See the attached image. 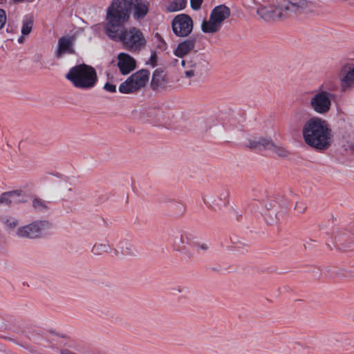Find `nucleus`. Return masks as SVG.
Masks as SVG:
<instances>
[{"mask_svg": "<svg viewBox=\"0 0 354 354\" xmlns=\"http://www.w3.org/2000/svg\"><path fill=\"white\" fill-rule=\"evenodd\" d=\"M148 0H113L107 8L106 17L111 22H128L130 15L136 21L143 19L149 12Z\"/></svg>", "mask_w": 354, "mask_h": 354, "instance_id": "nucleus-1", "label": "nucleus"}, {"mask_svg": "<svg viewBox=\"0 0 354 354\" xmlns=\"http://www.w3.org/2000/svg\"><path fill=\"white\" fill-rule=\"evenodd\" d=\"M302 136L308 146L319 151L328 149L333 142L332 130L328 124L317 117L310 118L305 122Z\"/></svg>", "mask_w": 354, "mask_h": 354, "instance_id": "nucleus-2", "label": "nucleus"}, {"mask_svg": "<svg viewBox=\"0 0 354 354\" xmlns=\"http://www.w3.org/2000/svg\"><path fill=\"white\" fill-rule=\"evenodd\" d=\"M127 22H111V18L106 17L104 31L106 35L115 41H121L129 51L140 50L146 44L142 32L133 27L129 30L124 28Z\"/></svg>", "mask_w": 354, "mask_h": 354, "instance_id": "nucleus-3", "label": "nucleus"}, {"mask_svg": "<svg viewBox=\"0 0 354 354\" xmlns=\"http://www.w3.org/2000/svg\"><path fill=\"white\" fill-rule=\"evenodd\" d=\"M309 10L307 1L290 0L281 6L261 7L257 10V14L266 21H277L297 17Z\"/></svg>", "mask_w": 354, "mask_h": 354, "instance_id": "nucleus-4", "label": "nucleus"}, {"mask_svg": "<svg viewBox=\"0 0 354 354\" xmlns=\"http://www.w3.org/2000/svg\"><path fill=\"white\" fill-rule=\"evenodd\" d=\"M66 78L75 87L82 89L93 88L98 80L95 69L85 64H78L70 68Z\"/></svg>", "mask_w": 354, "mask_h": 354, "instance_id": "nucleus-5", "label": "nucleus"}, {"mask_svg": "<svg viewBox=\"0 0 354 354\" xmlns=\"http://www.w3.org/2000/svg\"><path fill=\"white\" fill-rule=\"evenodd\" d=\"M181 66L186 77H201L207 72L209 63L203 55L195 54L183 59Z\"/></svg>", "mask_w": 354, "mask_h": 354, "instance_id": "nucleus-6", "label": "nucleus"}, {"mask_svg": "<svg viewBox=\"0 0 354 354\" xmlns=\"http://www.w3.org/2000/svg\"><path fill=\"white\" fill-rule=\"evenodd\" d=\"M334 97V93L324 89L322 86L318 90L313 91L310 106L315 113L324 115L330 111Z\"/></svg>", "mask_w": 354, "mask_h": 354, "instance_id": "nucleus-7", "label": "nucleus"}, {"mask_svg": "<svg viewBox=\"0 0 354 354\" xmlns=\"http://www.w3.org/2000/svg\"><path fill=\"white\" fill-rule=\"evenodd\" d=\"M149 75L150 73L147 69H141L136 72L120 84L119 91L124 94L138 91L146 85Z\"/></svg>", "mask_w": 354, "mask_h": 354, "instance_id": "nucleus-8", "label": "nucleus"}, {"mask_svg": "<svg viewBox=\"0 0 354 354\" xmlns=\"http://www.w3.org/2000/svg\"><path fill=\"white\" fill-rule=\"evenodd\" d=\"M247 146L256 151H261L263 150H270L281 157L288 156V151L281 146H277L268 138H260L259 139L250 140Z\"/></svg>", "mask_w": 354, "mask_h": 354, "instance_id": "nucleus-9", "label": "nucleus"}, {"mask_svg": "<svg viewBox=\"0 0 354 354\" xmlns=\"http://www.w3.org/2000/svg\"><path fill=\"white\" fill-rule=\"evenodd\" d=\"M48 227L49 223L47 221H35L19 227L17 230V235L21 238L36 239L39 237Z\"/></svg>", "mask_w": 354, "mask_h": 354, "instance_id": "nucleus-10", "label": "nucleus"}, {"mask_svg": "<svg viewBox=\"0 0 354 354\" xmlns=\"http://www.w3.org/2000/svg\"><path fill=\"white\" fill-rule=\"evenodd\" d=\"M171 28L176 36L187 37L193 30V21L189 15L180 14L172 20Z\"/></svg>", "mask_w": 354, "mask_h": 354, "instance_id": "nucleus-11", "label": "nucleus"}, {"mask_svg": "<svg viewBox=\"0 0 354 354\" xmlns=\"http://www.w3.org/2000/svg\"><path fill=\"white\" fill-rule=\"evenodd\" d=\"M118 66L122 75H127L136 68V61L129 55L121 53L118 55Z\"/></svg>", "mask_w": 354, "mask_h": 354, "instance_id": "nucleus-12", "label": "nucleus"}, {"mask_svg": "<svg viewBox=\"0 0 354 354\" xmlns=\"http://www.w3.org/2000/svg\"><path fill=\"white\" fill-rule=\"evenodd\" d=\"M74 53L72 39L68 37H60L58 40L57 49L55 52L56 57L60 59L64 55L73 54Z\"/></svg>", "mask_w": 354, "mask_h": 354, "instance_id": "nucleus-13", "label": "nucleus"}, {"mask_svg": "<svg viewBox=\"0 0 354 354\" xmlns=\"http://www.w3.org/2000/svg\"><path fill=\"white\" fill-rule=\"evenodd\" d=\"M195 45L196 40L194 39H186L178 44L174 50V54L178 57L183 58L195 48Z\"/></svg>", "mask_w": 354, "mask_h": 354, "instance_id": "nucleus-14", "label": "nucleus"}, {"mask_svg": "<svg viewBox=\"0 0 354 354\" xmlns=\"http://www.w3.org/2000/svg\"><path fill=\"white\" fill-rule=\"evenodd\" d=\"M211 17L221 26L230 15V10L225 5H219L214 8L210 13Z\"/></svg>", "mask_w": 354, "mask_h": 354, "instance_id": "nucleus-15", "label": "nucleus"}, {"mask_svg": "<svg viewBox=\"0 0 354 354\" xmlns=\"http://www.w3.org/2000/svg\"><path fill=\"white\" fill-rule=\"evenodd\" d=\"M166 85L167 79L164 71L160 68L156 69L153 73L151 81V87L152 90L165 88Z\"/></svg>", "mask_w": 354, "mask_h": 354, "instance_id": "nucleus-16", "label": "nucleus"}, {"mask_svg": "<svg viewBox=\"0 0 354 354\" xmlns=\"http://www.w3.org/2000/svg\"><path fill=\"white\" fill-rule=\"evenodd\" d=\"M21 190H15L3 193L0 196V204L10 205L24 202L20 198L22 196Z\"/></svg>", "mask_w": 354, "mask_h": 354, "instance_id": "nucleus-17", "label": "nucleus"}, {"mask_svg": "<svg viewBox=\"0 0 354 354\" xmlns=\"http://www.w3.org/2000/svg\"><path fill=\"white\" fill-rule=\"evenodd\" d=\"M221 28L211 15H209V20H204L201 24V30L205 33H215L218 32Z\"/></svg>", "mask_w": 354, "mask_h": 354, "instance_id": "nucleus-18", "label": "nucleus"}, {"mask_svg": "<svg viewBox=\"0 0 354 354\" xmlns=\"http://www.w3.org/2000/svg\"><path fill=\"white\" fill-rule=\"evenodd\" d=\"M187 5V0H174L167 6V10L170 12H174L183 10Z\"/></svg>", "mask_w": 354, "mask_h": 354, "instance_id": "nucleus-19", "label": "nucleus"}, {"mask_svg": "<svg viewBox=\"0 0 354 354\" xmlns=\"http://www.w3.org/2000/svg\"><path fill=\"white\" fill-rule=\"evenodd\" d=\"M111 251V247L108 243H96L93 245L91 252L95 255H102Z\"/></svg>", "mask_w": 354, "mask_h": 354, "instance_id": "nucleus-20", "label": "nucleus"}, {"mask_svg": "<svg viewBox=\"0 0 354 354\" xmlns=\"http://www.w3.org/2000/svg\"><path fill=\"white\" fill-rule=\"evenodd\" d=\"M33 18L32 16H25L23 19V24L21 27V33L24 35H28L32 28Z\"/></svg>", "mask_w": 354, "mask_h": 354, "instance_id": "nucleus-21", "label": "nucleus"}, {"mask_svg": "<svg viewBox=\"0 0 354 354\" xmlns=\"http://www.w3.org/2000/svg\"><path fill=\"white\" fill-rule=\"evenodd\" d=\"M341 81L343 88L354 84V68H350L346 75L342 78Z\"/></svg>", "mask_w": 354, "mask_h": 354, "instance_id": "nucleus-22", "label": "nucleus"}, {"mask_svg": "<svg viewBox=\"0 0 354 354\" xmlns=\"http://www.w3.org/2000/svg\"><path fill=\"white\" fill-rule=\"evenodd\" d=\"M119 248L121 250V252L124 255H131L134 252L133 245L127 240L120 242Z\"/></svg>", "mask_w": 354, "mask_h": 354, "instance_id": "nucleus-23", "label": "nucleus"}, {"mask_svg": "<svg viewBox=\"0 0 354 354\" xmlns=\"http://www.w3.org/2000/svg\"><path fill=\"white\" fill-rule=\"evenodd\" d=\"M229 203V192L223 191L217 200H214L213 203L216 204L219 208L226 206Z\"/></svg>", "mask_w": 354, "mask_h": 354, "instance_id": "nucleus-24", "label": "nucleus"}, {"mask_svg": "<svg viewBox=\"0 0 354 354\" xmlns=\"http://www.w3.org/2000/svg\"><path fill=\"white\" fill-rule=\"evenodd\" d=\"M33 207L38 211H43L46 209V203L39 198H34L32 201Z\"/></svg>", "mask_w": 354, "mask_h": 354, "instance_id": "nucleus-25", "label": "nucleus"}, {"mask_svg": "<svg viewBox=\"0 0 354 354\" xmlns=\"http://www.w3.org/2000/svg\"><path fill=\"white\" fill-rule=\"evenodd\" d=\"M172 209L177 215H182L185 211V207L183 203H174L172 204Z\"/></svg>", "mask_w": 354, "mask_h": 354, "instance_id": "nucleus-26", "label": "nucleus"}, {"mask_svg": "<svg viewBox=\"0 0 354 354\" xmlns=\"http://www.w3.org/2000/svg\"><path fill=\"white\" fill-rule=\"evenodd\" d=\"M2 222L6 225L9 228H14L17 226L18 222L17 221L12 217L10 218H2Z\"/></svg>", "mask_w": 354, "mask_h": 354, "instance_id": "nucleus-27", "label": "nucleus"}, {"mask_svg": "<svg viewBox=\"0 0 354 354\" xmlns=\"http://www.w3.org/2000/svg\"><path fill=\"white\" fill-rule=\"evenodd\" d=\"M6 19L7 17L5 10L0 8V30L2 29L6 24Z\"/></svg>", "mask_w": 354, "mask_h": 354, "instance_id": "nucleus-28", "label": "nucleus"}, {"mask_svg": "<svg viewBox=\"0 0 354 354\" xmlns=\"http://www.w3.org/2000/svg\"><path fill=\"white\" fill-rule=\"evenodd\" d=\"M203 0H190L191 7L193 10H197L201 8Z\"/></svg>", "mask_w": 354, "mask_h": 354, "instance_id": "nucleus-29", "label": "nucleus"}, {"mask_svg": "<svg viewBox=\"0 0 354 354\" xmlns=\"http://www.w3.org/2000/svg\"><path fill=\"white\" fill-rule=\"evenodd\" d=\"M157 55L155 52L152 53L149 61L147 62V64H150L152 67H154L157 63Z\"/></svg>", "mask_w": 354, "mask_h": 354, "instance_id": "nucleus-30", "label": "nucleus"}, {"mask_svg": "<svg viewBox=\"0 0 354 354\" xmlns=\"http://www.w3.org/2000/svg\"><path fill=\"white\" fill-rule=\"evenodd\" d=\"M104 89L110 93H115L116 86L109 82H106L104 86Z\"/></svg>", "mask_w": 354, "mask_h": 354, "instance_id": "nucleus-31", "label": "nucleus"}, {"mask_svg": "<svg viewBox=\"0 0 354 354\" xmlns=\"http://www.w3.org/2000/svg\"><path fill=\"white\" fill-rule=\"evenodd\" d=\"M306 208V205L301 202H298L295 205V209L300 213L304 212Z\"/></svg>", "mask_w": 354, "mask_h": 354, "instance_id": "nucleus-32", "label": "nucleus"}, {"mask_svg": "<svg viewBox=\"0 0 354 354\" xmlns=\"http://www.w3.org/2000/svg\"><path fill=\"white\" fill-rule=\"evenodd\" d=\"M197 247L198 248H200L203 250H206L208 249V245L206 243L198 244Z\"/></svg>", "mask_w": 354, "mask_h": 354, "instance_id": "nucleus-33", "label": "nucleus"}, {"mask_svg": "<svg viewBox=\"0 0 354 354\" xmlns=\"http://www.w3.org/2000/svg\"><path fill=\"white\" fill-rule=\"evenodd\" d=\"M24 38L23 36L19 37V39H18V42L21 44V43L24 42Z\"/></svg>", "mask_w": 354, "mask_h": 354, "instance_id": "nucleus-34", "label": "nucleus"}]
</instances>
